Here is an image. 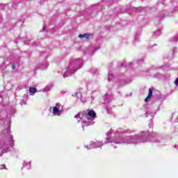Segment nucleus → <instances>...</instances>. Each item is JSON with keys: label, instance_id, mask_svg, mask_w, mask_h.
<instances>
[{"label": "nucleus", "instance_id": "20e7f679", "mask_svg": "<svg viewBox=\"0 0 178 178\" xmlns=\"http://www.w3.org/2000/svg\"><path fill=\"white\" fill-rule=\"evenodd\" d=\"M53 113L56 116H58V115H60V110H59V108H58L57 107H54L53 108Z\"/></svg>", "mask_w": 178, "mask_h": 178}, {"label": "nucleus", "instance_id": "7ed1b4c3", "mask_svg": "<svg viewBox=\"0 0 178 178\" xmlns=\"http://www.w3.org/2000/svg\"><path fill=\"white\" fill-rule=\"evenodd\" d=\"M90 37H91V33H84L83 35H79V38H90Z\"/></svg>", "mask_w": 178, "mask_h": 178}, {"label": "nucleus", "instance_id": "f03ea898", "mask_svg": "<svg viewBox=\"0 0 178 178\" xmlns=\"http://www.w3.org/2000/svg\"><path fill=\"white\" fill-rule=\"evenodd\" d=\"M88 116H90L92 119H95V118H97V113L94 110H91L88 112Z\"/></svg>", "mask_w": 178, "mask_h": 178}, {"label": "nucleus", "instance_id": "0eeeda50", "mask_svg": "<svg viewBox=\"0 0 178 178\" xmlns=\"http://www.w3.org/2000/svg\"><path fill=\"white\" fill-rule=\"evenodd\" d=\"M4 168H5V165H1L0 166V169H4Z\"/></svg>", "mask_w": 178, "mask_h": 178}, {"label": "nucleus", "instance_id": "423d86ee", "mask_svg": "<svg viewBox=\"0 0 178 178\" xmlns=\"http://www.w3.org/2000/svg\"><path fill=\"white\" fill-rule=\"evenodd\" d=\"M12 67L13 70H15V69H16V65L15 64H12Z\"/></svg>", "mask_w": 178, "mask_h": 178}, {"label": "nucleus", "instance_id": "39448f33", "mask_svg": "<svg viewBox=\"0 0 178 178\" xmlns=\"http://www.w3.org/2000/svg\"><path fill=\"white\" fill-rule=\"evenodd\" d=\"M29 92L31 94H35L37 92V88L34 87L29 88Z\"/></svg>", "mask_w": 178, "mask_h": 178}, {"label": "nucleus", "instance_id": "f257e3e1", "mask_svg": "<svg viewBox=\"0 0 178 178\" xmlns=\"http://www.w3.org/2000/svg\"><path fill=\"white\" fill-rule=\"evenodd\" d=\"M151 98H152V89L149 88L148 95L145 99V102H149L151 100Z\"/></svg>", "mask_w": 178, "mask_h": 178}]
</instances>
